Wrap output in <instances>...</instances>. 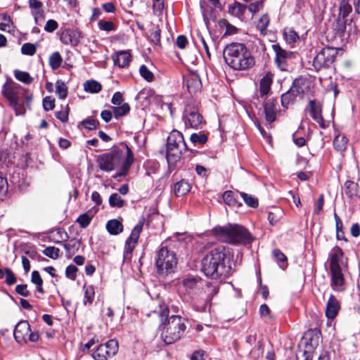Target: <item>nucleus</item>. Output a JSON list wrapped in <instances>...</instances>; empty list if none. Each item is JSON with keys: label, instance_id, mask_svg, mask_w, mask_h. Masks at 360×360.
I'll use <instances>...</instances> for the list:
<instances>
[{"label": "nucleus", "instance_id": "1", "mask_svg": "<svg viewBox=\"0 0 360 360\" xmlns=\"http://www.w3.org/2000/svg\"><path fill=\"white\" fill-rule=\"evenodd\" d=\"M160 318L161 338L167 345H171L179 340L186 329V319L179 315L169 316V307L164 302L159 304V309L154 311Z\"/></svg>", "mask_w": 360, "mask_h": 360}, {"label": "nucleus", "instance_id": "2", "mask_svg": "<svg viewBox=\"0 0 360 360\" xmlns=\"http://www.w3.org/2000/svg\"><path fill=\"white\" fill-rule=\"evenodd\" d=\"M229 251L224 246H218L209 252L202 259V271L212 279L224 280L231 271L227 263Z\"/></svg>", "mask_w": 360, "mask_h": 360}, {"label": "nucleus", "instance_id": "3", "mask_svg": "<svg viewBox=\"0 0 360 360\" xmlns=\"http://www.w3.org/2000/svg\"><path fill=\"white\" fill-rule=\"evenodd\" d=\"M134 160V154L131 148L126 143H122L120 148L99 155L98 164L101 170L109 172L115 169L122 162L120 171L115 176L117 177L127 174Z\"/></svg>", "mask_w": 360, "mask_h": 360}, {"label": "nucleus", "instance_id": "4", "mask_svg": "<svg viewBox=\"0 0 360 360\" xmlns=\"http://www.w3.org/2000/svg\"><path fill=\"white\" fill-rule=\"evenodd\" d=\"M226 63L235 70H248L255 64V58L248 47L242 43L233 42L224 49Z\"/></svg>", "mask_w": 360, "mask_h": 360}, {"label": "nucleus", "instance_id": "5", "mask_svg": "<svg viewBox=\"0 0 360 360\" xmlns=\"http://www.w3.org/2000/svg\"><path fill=\"white\" fill-rule=\"evenodd\" d=\"M2 94L17 115L25 112V107H30L32 96L19 84L8 79L2 86Z\"/></svg>", "mask_w": 360, "mask_h": 360}, {"label": "nucleus", "instance_id": "6", "mask_svg": "<svg viewBox=\"0 0 360 360\" xmlns=\"http://www.w3.org/2000/svg\"><path fill=\"white\" fill-rule=\"evenodd\" d=\"M213 234L221 241L233 244H248L253 240L250 233L243 226L229 224L217 226L212 229Z\"/></svg>", "mask_w": 360, "mask_h": 360}, {"label": "nucleus", "instance_id": "7", "mask_svg": "<svg viewBox=\"0 0 360 360\" xmlns=\"http://www.w3.org/2000/svg\"><path fill=\"white\" fill-rule=\"evenodd\" d=\"M178 259L176 252L167 246L161 245L156 252L155 266L160 276H167L174 271Z\"/></svg>", "mask_w": 360, "mask_h": 360}, {"label": "nucleus", "instance_id": "8", "mask_svg": "<svg viewBox=\"0 0 360 360\" xmlns=\"http://www.w3.org/2000/svg\"><path fill=\"white\" fill-rule=\"evenodd\" d=\"M186 149L183 134L176 130L172 131L167 138V160L169 166H174L180 160L181 153Z\"/></svg>", "mask_w": 360, "mask_h": 360}, {"label": "nucleus", "instance_id": "9", "mask_svg": "<svg viewBox=\"0 0 360 360\" xmlns=\"http://www.w3.org/2000/svg\"><path fill=\"white\" fill-rule=\"evenodd\" d=\"M182 120L186 128L201 129L205 124L203 117L193 101L188 102L184 108Z\"/></svg>", "mask_w": 360, "mask_h": 360}, {"label": "nucleus", "instance_id": "10", "mask_svg": "<svg viewBox=\"0 0 360 360\" xmlns=\"http://www.w3.org/2000/svg\"><path fill=\"white\" fill-rule=\"evenodd\" d=\"M338 51L332 47H324L314 58L313 65L316 70L323 68H328L335 60Z\"/></svg>", "mask_w": 360, "mask_h": 360}, {"label": "nucleus", "instance_id": "11", "mask_svg": "<svg viewBox=\"0 0 360 360\" xmlns=\"http://www.w3.org/2000/svg\"><path fill=\"white\" fill-rule=\"evenodd\" d=\"M118 342L115 340H110L105 344L100 345L92 353V357L95 360H108L114 356L118 351Z\"/></svg>", "mask_w": 360, "mask_h": 360}, {"label": "nucleus", "instance_id": "12", "mask_svg": "<svg viewBox=\"0 0 360 360\" xmlns=\"http://www.w3.org/2000/svg\"><path fill=\"white\" fill-rule=\"evenodd\" d=\"M275 53V63L281 71H287L290 62L295 58L293 52L283 49L278 44L271 46Z\"/></svg>", "mask_w": 360, "mask_h": 360}, {"label": "nucleus", "instance_id": "13", "mask_svg": "<svg viewBox=\"0 0 360 360\" xmlns=\"http://www.w3.org/2000/svg\"><path fill=\"white\" fill-rule=\"evenodd\" d=\"M142 229L143 224L139 223L136 225L133 229L129 237L126 240L123 252V257L124 261L127 259L129 260L131 259V253L135 248L136 243H138Z\"/></svg>", "mask_w": 360, "mask_h": 360}, {"label": "nucleus", "instance_id": "14", "mask_svg": "<svg viewBox=\"0 0 360 360\" xmlns=\"http://www.w3.org/2000/svg\"><path fill=\"white\" fill-rule=\"evenodd\" d=\"M181 283L184 294L189 296L191 299H194L200 292L202 282L200 278L188 276L184 278Z\"/></svg>", "mask_w": 360, "mask_h": 360}, {"label": "nucleus", "instance_id": "15", "mask_svg": "<svg viewBox=\"0 0 360 360\" xmlns=\"http://www.w3.org/2000/svg\"><path fill=\"white\" fill-rule=\"evenodd\" d=\"M319 338L320 332L317 330H309L304 333L302 343L306 347L304 352L306 356L310 354L311 352L319 345Z\"/></svg>", "mask_w": 360, "mask_h": 360}, {"label": "nucleus", "instance_id": "16", "mask_svg": "<svg viewBox=\"0 0 360 360\" xmlns=\"http://www.w3.org/2000/svg\"><path fill=\"white\" fill-rule=\"evenodd\" d=\"M330 287L334 291L343 292L345 290V279L342 269H330Z\"/></svg>", "mask_w": 360, "mask_h": 360}, {"label": "nucleus", "instance_id": "17", "mask_svg": "<svg viewBox=\"0 0 360 360\" xmlns=\"http://www.w3.org/2000/svg\"><path fill=\"white\" fill-rule=\"evenodd\" d=\"M309 114L314 121H316L322 129H326L328 124L324 121L321 112L322 105L319 102L314 100L309 103Z\"/></svg>", "mask_w": 360, "mask_h": 360}, {"label": "nucleus", "instance_id": "18", "mask_svg": "<svg viewBox=\"0 0 360 360\" xmlns=\"http://www.w3.org/2000/svg\"><path fill=\"white\" fill-rule=\"evenodd\" d=\"M30 332V326L29 323L26 321H21L16 325L13 335L18 343L23 344L27 342V338Z\"/></svg>", "mask_w": 360, "mask_h": 360}, {"label": "nucleus", "instance_id": "19", "mask_svg": "<svg viewBox=\"0 0 360 360\" xmlns=\"http://www.w3.org/2000/svg\"><path fill=\"white\" fill-rule=\"evenodd\" d=\"M247 11V6L236 1L229 3L227 6L228 13L240 20H243Z\"/></svg>", "mask_w": 360, "mask_h": 360}, {"label": "nucleus", "instance_id": "20", "mask_svg": "<svg viewBox=\"0 0 360 360\" xmlns=\"http://www.w3.org/2000/svg\"><path fill=\"white\" fill-rule=\"evenodd\" d=\"M340 309V302L333 295H330L326 307V316L329 319H334Z\"/></svg>", "mask_w": 360, "mask_h": 360}, {"label": "nucleus", "instance_id": "21", "mask_svg": "<svg viewBox=\"0 0 360 360\" xmlns=\"http://www.w3.org/2000/svg\"><path fill=\"white\" fill-rule=\"evenodd\" d=\"M350 13H347L344 15L340 12V6L339 7V15L336 21L333 24V29L336 32L337 34H342L345 30L347 25L352 22V19H348L347 17Z\"/></svg>", "mask_w": 360, "mask_h": 360}, {"label": "nucleus", "instance_id": "22", "mask_svg": "<svg viewBox=\"0 0 360 360\" xmlns=\"http://www.w3.org/2000/svg\"><path fill=\"white\" fill-rule=\"evenodd\" d=\"M187 89L191 94H196L200 91L202 87V83L200 77L197 74H190L186 79Z\"/></svg>", "mask_w": 360, "mask_h": 360}, {"label": "nucleus", "instance_id": "23", "mask_svg": "<svg viewBox=\"0 0 360 360\" xmlns=\"http://www.w3.org/2000/svg\"><path fill=\"white\" fill-rule=\"evenodd\" d=\"M80 34L77 30H68L61 34L60 41L63 44L77 46L79 43Z\"/></svg>", "mask_w": 360, "mask_h": 360}, {"label": "nucleus", "instance_id": "24", "mask_svg": "<svg viewBox=\"0 0 360 360\" xmlns=\"http://www.w3.org/2000/svg\"><path fill=\"white\" fill-rule=\"evenodd\" d=\"M264 113L266 121L271 124L276 120L278 110L276 104L274 99L267 101L264 104Z\"/></svg>", "mask_w": 360, "mask_h": 360}, {"label": "nucleus", "instance_id": "25", "mask_svg": "<svg viewBox=\"0 0 360 360\" xmlns=\"http://www.w3.org/2000/svg\"><path fill=\"white\" fill-rule=\"evenodd\" d=\"M343 257V251L338 246L333 248L330 254V269H341L340 264Z\"/></svg>", "mask_w": 360, "mask_h": 360}, {"label": "nucleus", "instance_id": "26", "mask_svg": "<svg viewBox=\"0 0 360 360\" xmlns=\"http://www.w3.org/2000/svg\"><path fill=\"white\" fill-rule=\"evenodd\" d=\"M131 54L126 51H120L112 56V60L115 65L119 68H126L131 62Z\"/></svg>", "mask_w": 360, "mask_h": 360}, {"label": "nucleus", "instance_id": "27", "mask_svg": "<svg viewBox=\"0 0 360 360\" xmlns=\"http://www.w3.org/2000/svg\"><path fill=\"white\" fill-rule=\"evenodd\" d=\"M274 74L267 72L259 82V94L261 96H266L271 92Z\"/></svg>", "mask_w": 360, "mask_h": 360}, {"label": "nucleus", "instance_id": "28", "mask_svg": "<svg viewBox=\"0 0 360 360\" xmlns=\"http://www.w3.org/2000/svg\"><path fill=\"white\" fill-rule=\"evenodd\" d=\"M191 190L189 183L184 179L176 182L173 186V191L176 196L180 197L188 193Z\"/></svg>", "mask_w": 360, "mask_h": 360}, {"label": "nucleus", "instance_id": "29", "mask_svg": "<svg viewBox=\"0 0 360 360\" xmlns=\"http://www.w3.org/2000/svg\"><path fill=\"white\" fill-rule=\"evenodd\" d=\"M106 229L111 235H117L123 231V225L117 219H111L106 223Z\"/></svg>", "mask_w": 360, "mask_h": 360}, {"label": "nucleus", "instance_id": "30", "mask_svg": "<svg viewBox=\"0 0 360 360\" xmlns=\"http://www.w3.org/2000/svg\"><path fill=\"white\" fill-rule=\"evenodd\" d=\"M348 139L344 134H339L335 136L333 140L334 148L339 151H343L346 149Z\"/></svg>", "mask_w": 360, "mask_h": 360}, {"label": "nucleus", "instance_id": "31", "mask_svg": "<svg viewBox=\"0 0 360 360\" xmlns=\"http://www.w3.org/2000/svg\"><path fill=\"white\" fill-rule=\"evenodd\" d=\"M13 75L17 80L26 84H31L34 80L27 72L15 70Z\"/></svg>", "mask_w": 360, "mask_h": 360}, {"label": "nucleus", "instance_id": "32", "mask_svg": "<svg viewBox=\"0 0 360 360\" xmlns=\"http://www.w3.org/2000/svg\"><path fill=\"white\" fill-rule=\"evenodd\" d=\"M111 108L116 119L126 115L130 111V106L127 103H124L120 105L111 107Z\"/></svg>", "mask_w": 360, "mask_h": 360}, {"label": "nucleus", "instance_id": "33", "mask_svg": "<svg viewBox=\"0 0 360 360\" xmlns=\"http://www.w3.org/2000/svg\"><path fill=\"white\" fill-rule=\"evenodd\" d=\"M84 89L87 92L96 94L101 91L102 86L99 82L92 79L84 82Z\"/></svg>", "mask_w": 360, "mask_h": 360}, {"label": "nucleus", "instance_id": "34", "mask_svg": "<svg viewBox=\"0 0 360 360\" xmlns=\"http://www.w3.org/2000/svg\"><path fill=\"white\" fill-rule=\"evenodd\" d=\"M223 200L224 202L231 207L238 206L240 207L242 205L240 202H238L236 198L234 196V193L231 191H226L223 194Z\"/></svg>", "mask_w": 360, "mask_h": 360}, {"label": "nucleus", "instance_id": "35", "mask_svg": "<svg viewBox=\"0 0 360 360\" xmlns=\"http://www.w3.org/2000/svg\"><path fill=\"white\" fill-rule=\"evenodd\" d=\"M31 281L32 283L36 285V290L41 294H44L43 289V280L38 271H33L31 276Z\"/></svg>", "mask_w": 360, "mask_h": 360}, {"label": "nucleus", "instance_id": "36", "mask_svg": "<svg viewBox=\"0 0 360 360\" xmlns=\"http://www.w3.org/2000/svg\"><path fill=\"white\" fill-rule=\"evenodd\" d=\"M56 94L60 99H65L68 96V89L62 80H58L56 83Z\"/></svg>", "mask_w": 360, "mask_h": 360}, {"label": "nucleus", "instance_id": "37", "mask_svg": "<svg viewBox=\"0 0 360 360\" xmlns=\"http://www.w3.org/2000/svg\"><path fill=\"white\" fill-rule=\"evenodd\" d=\"M84 304L86 305L87 303L92 304L94 300L95 290L93 285H84Z\"/></svg>", "mask_w": 360, "mask_h": 360}, {"label": "nucleus", "instance_id": "38", "mask_svg": "<svg viewBox=\"0 0 360 360\" xmlns=\"http://www.w3.org/2000/svg\"><path fill=\"white\" fill-rule=\"evenodd\" d=\"M334 218L335 220V227H336V238L338 240H345L347 239L344 236V231H343V224L339 216L336 212H334Z\"/></svg>", "mask_w": 360, "mask_h": 360}, {"label": "nucleus", "instance_id": "39", "mask_svg": "<svg viewBox=\"0 0 360 360\" xmlns=\"http://www.w3.org/2000/svg\"><path fill=\"white\" fill-rule=\"evenodd\" d=\"M63 58L58 52H54L49 57V65L53 70H57L62 64Z\"/></svg>", "mask_w": 360, "mask_h": 360}, {"label": "nucleus", "instance_id": "40", "mask_svg": "<svg viewBox=\"0 0 360 360\" xmlns=\"http://www.w3.org/2000/svg\"><path fill=\"white\" fill-rule=\"evenodd\" d=\"M292 91L295 93V96H301L304 94L305 88L304 83L302 79H295L290 88Z\"/></svg>", "mask_w": 360, "mask_h": 360}, {"label": "nucleus", "instance_id": "41", "mask_svg": "<svg viewBox=\"0 0 360 360\" xmlns=\"http://www.w3.org/2000/svg\"><path fill=\"white\" fill-rule=\"evenodd\" d=\"M200 4L203 11L220 8L219 0H200Z\"/></svg>", "mask_w": 360, "mask_h": 360}, {"label": "nucleus", "instance_id": "42", "mask_svg": "<svg viewBox=\"0 0 360 360\" xmlns=\"http://www.w3.org/2000/svg\"><path fill=\"white\" fill-rule=\"evenodd\" d=\"M283 34L286 41L289 44L295 43L299 39V35L295 30L291 27L285 28Z\"/></svg>", "mask_w": 360, "mask_h": 360}, {"label": "nucleus", "instance_id": "43", "mask_svg": "<svg viewBox=\"0 0 360 360\" xmlns=\"http://www.w3.org/2000/svg\"><path fill=\"white\" fill-rule=\"evenodd\" d=\"M273 256L280 267L284 269L286 266L287 257L278 249L273 251Z\"/></svg>", "mask_w": 360, "mask_h": 360}, {"label": "nucleus", "instance_id": "44", "mask_svg": "<svg viewBox=\"0 0 360 360\" xmlns=\"http://www.w3.org/2000/svg\"><path fill=\"white\" fill-rule=\"evenodd\" d=\"M149 39L156 45H160V29L158 26H153L150 30Z\"/></svg>", "mask_w": 360, "mask_h": 360}, {"label": "nucleus", "instance_id": "45", "mask_svg": "<svg viewBox=\"0 0 360 360\" xmlns=\"http://www.w3.org/2000/svg\"><path fill=\"white\" fill-rule=\"evenodd\" d=\"M297 97L295 93L290 89L287 92L282 94L281 98V104L283 107H287Z\"/></svg>", "mask_w": 360, "mask_h": 360}, {"label": "nucleus", "instance_id": "46", "mask_svg": "<svg viewBox=\"0 0 360 360\" xmlns=\"http://www.w3.org/2000/svg\"><path fill=\"white\" fill-rule=\"evenodd\" d=\"M80 243L79 240H72L68 243H63V246L68 252L74 254L79 249Z\"/></svg>", "mask_w": 360, "mask_h": 360}, {"label": "nucleus", "instance_id": "47", "mask_svg": "<svg viewBox=\"0 0 360 360\" xmlns=\"http://www.w3.org/2000/svg\"><path fill=\"white\" fill-rule=\"evenodd\" d=\"M124 201L121 198L119 194L115 193L110 195L109 198V205L112 207H122L124 206Z\"/></svg>", "mask_w": 360, "mask_h": 360}, {"label": "nucleus", "instance_id": "48", "mask_svg": "<svg viewBox=\"0 0 360 360\" xmlns=\"http://www.w3.org/2000/svg\"><path fill=\"white\" fill-rule=\"evenodd\" d=\"M241 198L243 199L244 202L247 205L251 207H257L258 206V200L257 198L253 197L252 195H248L243 192L239 193Z\"/></svg>", "mask_w": 360, "mask_h": 360}, {"label": "nucleus", "instance_id": "49", "mask_svg": "<svg viewBox=\"0 0 360 360\" xmlns=\"http://www.w3.org/2000/svg\"><path fill=\"white\" fill-rule=\"evenodd\" d=\"M43 254L51 259H58L60 255V249L54 246H49L43 250Z\"/></svg>", "mask_w": 360, "mask_h": 360}, {"label": "nucleus", "instance_id": "50", "mask_svg": "<svg viewBox=\"0 0 360 360\" xmlns=\"http://www.w3.org/2000/svg\"><path fill=\"white\" fill-rule=\"evenodd\" d=\"M70 108L68 105H66L64 107H62V109L60 111H56L55 112L56 117L58 119L62 122H67L68 120Z\"/></svg>", "mask_w": 360, "mask_h": 360}, {"label": "nucleus", "instance_id": "51", "mask_svg": "<svg viewBox=\"0 0 360 360\" xmlns=\"http://www.w3.org/2000/svg\"><path fill=\"white\" fill-rule=\"evenodd\" d=\"M354 0H341L340 6V12L344 15L351 13L352 11V3Z\"/></svg>", "mask_w": 360, "mask_h": 360}, {"label": "nucleus", "instance_id": "52", "mask_svg": "<svg viewBox=\"0 0 360 360\" xmlns=\"http://www.w3.org/2000/svg\"><path fill=\"white\" fill-rule=\"evenodd\" d=\"M139 72L141 76L148 82H152L154 79L153 73L145 65H141Z\"/></svg>", "mask_w": 360, "mask_h": 360}, {"label": "nucleus", "instance_id": "53", "mask_svg": "<svg viewBox=\"0 0 360 360\" xmlns=\"http://www.w3.org/2000/svg\"><path fill=\"white\" fill-rule=\"evenodd\" d=\"M153 10L155 15L160 16L165 8V0H152Z\"/></svg>", "mask_w": 360, "mask_h": 360}, {"label": "nucleus", "instance_id": "54", "mask_svg": "<svg viewBox=\"0 0 360 360\" xmlns=\"http://www.w3.org/2000/svg\"><path fill=\"white\" fill-rule=\"evenodd\" d=\"M11 22V17L6 14H0V30L3 31H7L10 28Z\"/></svg>", "mask_w": 360, "mask_h": 360}, {"label": "nucleus", "instance_id": "55", "mask_svg": "<svg viewBox=\"0 0 360 360\" xmlns=\"http://www.w3.org/2000/svg\"><path fill=\"white\" fill-rule=\"evenodd\" d=\"M81 124L85 129H87L89 130H94V129H96L98 127L99 122L97 120L89 117L87 119L84 120L81 122Z\"/></svg>", "mask_w": 360, "mask_h": 360}, {"label": "nucleus", "instance_id": "56", "mask_svg": "<svg viewBox=\"0 0 360 360\" xmlns=\"http://www.w3.org/2000/svg\"><path fill=\"white\" fill-rule=\"evenodd\" d=\"M92 216L89 215L88 213H84L79 216L76 221L82 228L84 229L89 225Z\"/></svg>", "mask_w": 360, "mask_h": 360}, {"label": "nucleus", "instance_id": "57", "mask_svg": "<svg viewBox=\"0 0 360 360\" xmlns=\"http://www.w3.org/2000/svg\"><path fill=\"white\" fill-rule=\"evenodd\" d=\"M98 27L101 30L111 32L115 30V25L111 21L101 20L98 22Z\"/></svg>", "mask_w": 360, "mask_h": 360}, {"label": "nucleus", "instance_id": "58", "mask_svg": "<svg viewBox=\"0 0 360 360\" xmlns=\"http://www.w3.org/2000/svg\"><path fill=\"white\" fill-rule=\"evenodd\" d=\"M37 48L31 43H25L21 47V52L23 55L33 56L35 54Z\"/></svg>", "mask_w": 360, "mask_h": 360}, {"label": "nucleus", "instance_id": "59", "mask_svg": "<svg viewBox=\"0 0 360 360\" xmlns=\"http://www.w3.org/2000/svg\"><path fill=\"white\" fill-rule=\"evenodd\" d=\"M191 141L194 144L199 143V144H204L207 141V137L204 134H196L194 133L191 134Z\"/></svg>", "mask_w": 360, "mask_h": 360}, {"label": "nucleus", "instance_id": "60", "mask_svg": "<svg viewBox=\"0 0 360 360\" xmlns=\"http://www.w3.org/2000/svg\"><path fill=\"white\" fill-rule=\"evenodd\" d=\"M43 108L45 111L52 110L55 108V99L51 96H46L43 99Z\"/></svg>", "mask_w": 360, "mask_h": 360}, {"label": "nucleus", "instance_id": "61", "mask_svg": "<svg viewBox=\"0 0 360 360\" xmlns=\"http://www.w3.org/2000/svg\"><path fill=\"white\" fill-rule=\"evenodd\" d=\"M304 360H330V357L327 352H323L319 356L314 354H309Z\"/></svg>", "mask_w": 360, "mask_h": 360}, {"label": "nucleus", "instance_id": "62", "mask_svg": "<svg viewBox=\"0 0 360 360\" xmlns=\"http://www.w3.org/2000/svg\"><path fill=\"white\" fill-rule=\"evenodd\" d=\"M77 271L78 269L75 266L69 265L65 269V276L67 278L74 281L76 278Z\"/></svg>", "mask_w": 360, "mask_h": 360}, {"label": "nucleus", "instance_id": "63", "mask_svg": "<svg viewBox=\"0 0 360 360\" xmlns=\"http://www.w3.org/2000/svg\"><path fill=\"white\" fill-rule=\"evenodd\" d=\"M248 7V11L252 14L258 12L263 7L262 0L256 1L254 3L250 4Z\"/></svg>", "mask_w": 360, "mask_h": 360}, {"label": "nucleus", "instance_id": "64", "mask_svg": "<svg viewBox=\"0 0 360 360\" xmlns=\"http://www.w3.org/2000/svg\"><path fill=\"white\" fill-rule=\"evenodd\" d=\"M269 24V18L267 15H263L258 23H257V27L262 31L264 32L266 30L268 25Z\"/></svg>", "mask_w": 360, "mask_h": 360}]
</instances>
